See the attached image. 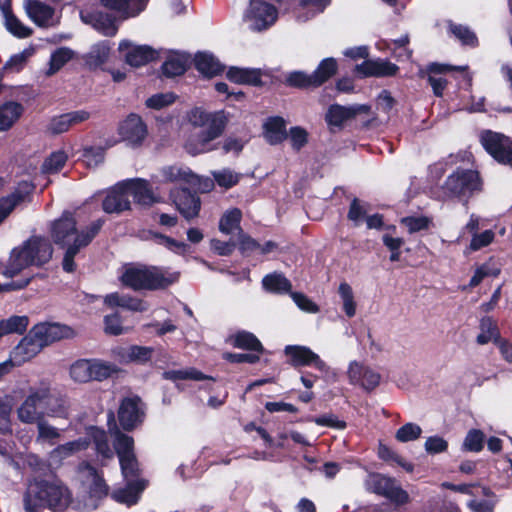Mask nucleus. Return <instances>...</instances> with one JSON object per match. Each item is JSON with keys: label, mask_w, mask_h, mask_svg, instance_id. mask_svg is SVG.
Masks as SVG:
<instances>
[{"label": "nucleus", "mask_w": 512, "mask_h": 512, "mask_svg": "<svg viewBox=\"0 0 512 512\" xmlns=\"http://www.w3.org/2000/svg\"><path fill=\"white\" fill-rule=\"evenodd\" d=\"M103 220L93 221L88 226L78 229L77 223L70 212H64L50 226V234L54 243L65 250L62 267L71 273L76 269L74 258L82 249L87 247L96 237L103 226Z\"/></svg>", "instance_id": "obj_1"}, {"label": "nucleus", "mask_w": 512, "mask_h": 512, "mask_svg": "<svg viewBox=\"0 0 512 512\" xmlns=\"http://www.w3.org/2000/svg\"><path fill=\"white\" fill-rule=\"evenodd\" d=\"M187 120L195 131L187 138L184 148L195 156L217 149L212 142L222 135L229 117L223 110L207 112L196 107L188 112Z\"/></svg>", "instance_id": "obj_2"}, {"label": "nucleus", "mask_w": 512, "mask_h": 512, "mask_svg": "<svg viewBox=\"0 0 512 512\" xmlns=\"http://www.w3.org/2000/svg\"><path fill=\"white\" fill-rule=\"evenodd\" d=\"M17 417L24 424H37L45 416L66 418L68 415L65 401L51 393L50 385L41 382L31 387L28 395L17 408Z\"/></svg>", "instance_id": "obj_3"}, {"label": "nucleus", "mask_w": 512, "mask_h": 512, "mask_svg": "<svg viewBox=\"0 0 512 512\" xmlns=\"http://www.w3.org/2000/svg\"><path fill=\"white\" fill-rule=\"evenodd\" d=\"M71 493L58 478L35 479L30 482L23 497L26 512H38L41 507L62 510L68 506Z\"/></svg>", "instance_id": "obj_4"}, {"label": "nucleus", "mask_w": 512, "mask_h": 512, "mask_svg": "<svg viewBox=\"0 0 512 512\" xmlns=\"http://www.w3.org/2000/svg\"><path fill=\"white\" fill-rule=\"evenodd\" d=\"M53 255L50 241L43 236H31L21 245L12 249L2 275L13 278L30 266L40 267L48 263Z\"/></svg>", "instance_id": "obj_5"}, {"label": "nucleus", "mask_w": 512, "mask_h": 512, "mask_svg": "<svg viewBox=\"0 0 512 512\" xmlns=\"http://www.w3.org/2000/svg\"><path fill=\"white\" fill-rule=\"evenodd\" d=\"M179 279V273L163 267L146 265H129L121 275L123 285L133 290L164 289Z\"/></svg>", "instance_id": "obj_6"}, {"label": "nucleus", "mask_w": 512, "mask_h": 512, "mask_svg": "<svg viewBox=\"0 0 512 512\" xmlns=\"http://www.w3.org/2000/svg\"><path fill=\"white\" fill-rule=\"evenodd\" d=\"M87 438H79L61 445H58L49 452L48 460L51 465L60 466L66 460L76 455L78 452L88 448L90 440L95 444L98 454L104 458H111L113 451L110 448L107 434L104 430L91 427L88 430Z\"/></svg>", "instance_id": "obj_7"}, {"label": "nucleus", "mask_w": 512, "mask_h": 512, "mask_svg": "<svg viewBox=\"0 0 512 512\" xmlns=\"http://www.w3.org/2000/svg\"><path fill=\"white\" fill-rule=\"evenodd\" d=\"M366 489L390 500L395 506L409 502L408 493L401 488L396 479L380 473H371L365 481Z\"/></svg>", "instance_id": "obj_8"}, {"label": "nucleus", "mask_w": 512, "mask_h": 512, "mask_svg": "<svg viewBox=\"0 0 512 512\" xmlns=\"http://www.w3.org/2000/svg\"><path fill=\"white\" fill-rule=\"evenodd\" d=\"M111 433L123 476L126 479L135 477L139 471V464L134 453L133 438L122 433L118 428H115Z\"/></svg>", "instance_id": "obj_9"}, {"label": "nucleus", "mask_w": 512, "mask_h": 512, "mask_svg": "<svg viewBox=\"0 0 512 512\" xmlns=\"http://www.w3.org/2000/svg\"><path fill=\"white\" fill-rule=\"evenodd\" d=\"M278 17V11L274 5L264 0H250L243 19L249 29L263 31L272 26Z\"/></svg>", "instance_id": "obj_10"}, {"label": "nucleus", "mask_w": 512, "mask_h": 512, "mask_svg": "<svg viewBox=\"0 0 512 512\" xmlns=\"http://www.w3.org/2000/svg\"><path fill=\"white\" fill-rule=\"evenodd\" d=\"M480 141L484 149L498 163L512 167V139L490 130L482 132Z\"/></svg>", "instance_id": "obj_11"}, {"label": "nucleus", "mask_w": 512, "mask_h": 512, "mask_svg": "<svg viewBox=\"0 0 512 512\" xmlns=\"http://www.w3.org/2000/svg\"><path fill=\"white\" fill-rule=\"evenodd\" d=\"M445 191L450 196H467L481 188L479 175L473 170H457L445 182Z\"/></svg>", "instance_id": "obj_12"}, {"label": "nucleus", "mask_w": 512, "mask_h": 512, "mask_svg": "<svg viewBox=\"0 0 512 512\" xmlns=\"http://www.w3.org/2000/svg\"><path fill=\"white\" fill-rule=\"evenodd\" d=\"M118 134L127 145L140 146L148 134V129L142 118L134 113L129 114L118 126Z\"/></svg>", "instance_id": "obj_13"}, {"label": "nucleus", "mask_w": 512, "mask_h": 512, "mask_svg": "<svg viewBox=\"0 0 512 512\" xmlns=\"http://www.w3.org/2000/svg\"><path fill=\"white\" fill-rule=\"evenodd\" d=\"M119 51L125 62L132 67H140L158 58V52L148 45H136L128 40L119 44Z\"/></svg>", "instance_id": "obj_14"}, {"label": "nucleus", "mask_w": 512, "mask_h": 512, "mask_svg": "<svg viewBox=\"0 0 512 512\" xmlns=\"http://www.w3.org/2000/svg\"><path fill=\"white\" fill-rule=\"evenodd\" d=\"M24 9L30 20L39 27H54L59 23L55 9L40 0H25Z\"/></svg>", "instance_id": "obj_15"}, {"label": "nucleus", "mask_w": 512, "mask_h": 512, "mask_svg": "<svg viewBox=\"0 0 512 512\" xmlns=\"http://www.w3.org/2000/svg\"><path fill=\"white\" fill-rule=\"evenodd\" d=\"M30 331L42 348L55 341L74 336V331L70 327L58 323H38Z\"/></svg>", "instance_id": "obj_16"}, {"label": "nucleus", "mask_w": 512, "mask_h": 512, "mask_svg": "<svg viewBox=\"0 0 512 512\" xmlns=\"http://www.w3.org/2000/svg\"><path fill=\"white\" fill-rule=\"evenodd\" d=\"M170 196L180 214L187 220L198 216L201 201L196 194H192L185 188L172 190Z\"/></svg>", "instance_id": "obj_17"}, {"label": "nucleus", "mask_w": 512, "mask_h": 512, "mask_svg": "<svg viewBox=\"0 0 512 512\" xmlns=\"http://www.w3.org/2000/svg\"><path fill=\"white\" fill-rule=\"evenodd\" d=\"M80 18L85 24L91 25L104 36H114L118 31L115 17L105 12H91L86 9L80 11Z\"/></svg>", "instance_id": "obj_18"}, {"label": "nucleus", "mask_w": 512, "mask_h": 512, "mask_svg": "<svg viewBox=\"0 0 512 512\" xmlns=\"http://www.w3.org/2000/svg\"><path fill=\"white\" fill-rule=\"evenodd\" d=\"M118 418L125 430H132L143 421L144 412L139 398H125L119 407Z\"/></svg>", "instance_id": "obj_19"}, {"label": "nucleus", "mask_w": 512, "mask_h": 512, "mask_svg": "<svg viewBox=\"0 0 512 512\" xmlns=\"http://www.w3.org/2000/svg\"><path fill=\"white\" fill-rule=\"evenodd\" d=\"M155 183H185L188 185H197L199 176L194 174L189 168L182 166H165L159 173L153 177Z\"/></svg>", "instance_id": "obj_20"}, {"label": "nucleus", "mask_w": 512, "mask_h": 512, "mask_svg": "<svg viewBox=\"0 0 512 512\" xmlns=\"http://www.w3.org/2000/svg\"><path fill=\"white\" fill-rule=\"evenodd\" d=\"M348 377L351 384H358L365 390H373L381 380L379 373L357 361H352L348 367Z\"/></svg>", "instance_id": "obj_21"}, {"label": "nucleus", "mask_w": 512, "mask_h": 512, "mask_svg": "<svg viewBox=\"0 0 512 512\" xmlns=\"http://www.w3.org/2000/svg\"><path fill=\"white\" fill-rule=\"evenodd\" d=\"M285 354L290 357L294 366H306L313 364L320 371H326L327 365L311 349L305 346L288 345L285 347Z\"/></svg>", "instance_id": "obj_22"}, {"label": "nucleus", "mask_w": 512, "mask_h": 512, "mask_svg": "<svg viewBox=\"0 0 512 512\" xmlns=\"http://www.w3.org/2000/svg\"><path fill=\"white\" fill-rule=\"evenodd\" d=\"M42 349L41 344L36 341L32 332L29 331V333L12 350L9 360L12 362L14 367L20 366L34 358Z\"/></svg>", "instance_id": "obj_23"}, {"label": "nucleus", "mask_w": 512, "mask_h": 512, "mask_svg": "<svg viewBox=\"0 0 512 512\" xmlns=\"http://www.w3.org/2000/svg\"><path fill=\"white\" fill-rule=\"evenodd\" d=\"M79 476L83 485L88 489L91 497L102 498L106 496L108 488L103 478L98 474L97 470L84 463L79 466Z\"/></svg>", "instance_id": "obj_24"}, {"label": "nucleus", "mask_w": 512, "mask_h": 512, "mask_svg": "<svg viewBox=\"0 0 512 512\" xmlns=\"http://www.w3.org/2000/svg\"><path fill=\"white\" fill-rule=\"evenodd\" d=\"M90 114L85 110H77L54 116L47 125V132L52 135L67 132L72 126L88 120Z\"/></svg>", "instance_id": "obj_25"}, {"label": "nucleus", "mask_w": 512, "mask_h": 512, "mask_svg": "<svg viewBox=\"0 0 512 512\" xmlns=\"http://www.w3.org/2000/svg\"><path fill=\"white\" fill-rule=\"evenodd\" d=\"M357 74L363 77H388L398 71V66L386 59L365 60L355 67Z\"/></svg>", "instance_id": "obj_26"}, {"label": "nucleus", "mask_w": 512, "mask_h": 512, "mask_svg": "<svg viewBox=\"0 0 512 512\" xmlns=\"http://www.w3.org/2000/svg\"><path fill=\"white\" fill-rule=\"evenodd\" d=\"M123 184L128 197H132L135 203L149 206L156 202V198L147 180L134 178L123 181Z\"/></svg>", "instance_id": "obj_27"}, {"label": "nucleus", "mask_w": 512, "mask_h": 512, "mask_svg": "<svg viewBox=\"0 0 512 512\" xmlns=\"http://www.w3.org/2000/svg\"><path fill=\"white\" fill-rule=\"evenodd\" d=\"M149 0H100L101 4L117 12L123 19L138 16L145 10Z\"/></svg>", "instance_id": "obj_28"}, {"label": "nucleus", "mask_w": 512, "mask_h": 512, "mask_svg": "<svg viewBox=\"0 0 512 512\" xmlns=\"http://www.w3.org/2000/svg\"><path fill=\"white\" fill-rule=\"evenodd\" d=\"M130 199L123 181L118 183L104 198L102 207L106 213H121L130 209Z\"/></svg>", "instance_id": "obj_29"}, {"label": "nucleus", "mask_w": 512, "mask_h": 512, "mask_svg": "<svg viewBox=\"0 0 512 512\" xmlns=\"http://www.w3.org/2000/svg\"><path fill=\"white\" fill-rule=\"evenodd\" d=\"M33 185L29 181H22L10 196L0 199V223L11 213L14 207L25 200L32 192Z\"/></svg>", "instance_id": "obj_30"}, {"label": "nucleus", "mask_w": 512, "mask_h": 512, "mask_svg": "<svg viewBox=\"0 0 512 512\" xmlns=\"http://www.w3.org/2000/svg\"><path fill=\"white\" fill-rule=\"evenodd\" d=\"M264 136L272 145L286 138V123L282 117H271L264 124Z\"/></svg>", "instance_id": "obj_31"}, {"label": "nucleus", "mask_w": 512, "mask_h": 512, "mask_svg": "<svg viewBox=\"0 0 512 512\" xmlns=\"http://www.w3.org/2000/svg\"><path fill=\"white\" fill-rule=\"evenodd\" d=\"M195 66L200 73L208 77L216 76L224 70L219 60L212 54L206 52L196 55Z\"/></svg>", "instance_id": "obj_32"}, {"label": "nucleus", "mask_w": 512, "mask_h": 512, "mask_svg": "<svg viewBox=\"0 0 512 512\" xmlns=\"http://www.w3.org/2000/svg\"><path fill=\"white\" fill-rule=\"evenodd\" d=\"M23 107L17 102H6L0 106V132L10 129L19 119Z\"/></svg>", "instance_id": "obj_33"}, {"label": "nucleus", "mask_w": 512, "mask_h": 512, "mask_svg": "<svg viewBox=\"0 0 512 512\" xmlns=\"http://www.w3.org/2000/svg\"><path fill=\"white\" fill-rule=\"evenodd\" d=\"M146 483L143 480L128 483L125 489L117 490L113 493V498L120 503L128 506L134 505L139 499L140 493L145 489Z\"/></svg>", "instance_id": "obj_34"}, {"label": "nucleus", "mask_w": 512, "mask_h": 512, "mask_svg": "<svg viewBox=\"0 0 512 512\" xmlns=\"http://www.w3.org/2000/svg\"><path fill=\"white\" fill-rule=\"evenodd\" d=\"M91 381H104L119 372L116 364L101 359H89Z\"/></svg>", "instance_id": "obj_35"}, {"label": "nucleus", "mask_w": 512, "mask_h": 512, "mask_svg": "<svg viewBox=\"0 0 512 512\" xmlns=\"http://www.w3.org/2000/svg\"><path fill=\"white\" fill-rule=\"evenodd\" d=\"M262 285L265 290L277 293L285 294L291 293L292 284L282 273H271L266 275L262 280Z\"/></svg>", "instance_id": "obj_36"}, {"label": "nucleus", "mask_w": 512, "mask_h": 512, "mask_svg": "<svg viewBox=\"0 0 512 512\" xmlns=\"http://www.w3.org/2000/svg\"><path fill=\"white\" fill-rule=\"evenodd\" d=\"M331 0H300L297 18L299 21H307L316 14L321 13L330 4Z\"/></svg>", "instance_id": "obj_37"}, {"label": "nucleus", "mask_w": 512, "mask_h": 512, "mask_svg": "<svg viewBox=\"0 0 512 512\" xmlns=\"http://www.w3.org/2000/svg\"><path fill=\"white\" fill-rule=\"evenodd\" d=\"M441 487L451 489L453 491L470 495L471 497H493L494 492L487 486H481L479 484H459L455 485L449 482H443Z\"/></svg>", "instance_id": "obj_38"}, {"label": "nucleus", "mask_w": 512, "mask_h": 512, "mask_svg": "<svg viewBox=\"0 0 512 512\" xmlns=\"http://www.w3.org/2000/svg\"><path fill=\"white\" fill-rule=\"evenodd\" d=\"M61 437V430L49 424L44 419L37 423L36 442L40 444H48L53 446Z\"/></svg>", "instance_id": "obj_39"}, {"label": "nucleus", "mask_w": 512, "mask_h": 512, "mask_svg": "<svg viewBox=\"0 0 512 512\" xmlns=\"http://www.w3.org/2000/svg\"><path fill=\"white\" fill-rule=\"evenodd\" d=\"M29 325L27 316H11L0 321V337L8 334H23Z\"/></svg>", "instance_id": "obj_40"}, {"label": "nucleus", "mask_w": 512, "mask_h": 512, "mask_svg": "<svg viewBox=\"0 0 512 512\" xmlns=\"http://www.w3.org/2000/svg\"><path fill=\"white\" fill-rule=\"evenodd\" d=\"M480 333L476 341L479 345H485L490 341L497 343L500 340L499 331L496 323L490 317H484L480 321Z\"/></svg>", "instance_id": "obj_41"}, {"label": "nucleus", "mask_w": 512, "mask_h": 512, "mask_svg": "<svg viewBox=\"0 0 512 512\" xmlns=\"http://www.w3.org/2000/svg\"><path fill=\"white\" fill-rule=\"evenodd\" d=\"M109 54V42L101 41L91 47L86 55V62L90 67H99L108 60Z\"/></svg>", "instance_id": "obj_42"}, {"label": "nucleus", "mask_w": 512, "mask_h": 512, "mask_svg": "<svg viewBox=\"0 0 512 512\" xmlns=\"http://www.w3.org/2000/svg\"><path fill=\"white\" fill-rule=\"evenodd\" d=\"M356 115V109H349L340 105H332L326 114V121L329 126L341 127L348 119Z\"/></svg>", "instance_id": "obj_43"}, {"label": "nucleus", "mask_w": 512, "mask_h": 512, "mask_svg": "<svg viewBox=\"0 0 512 512\" xmlns=\"http://www.w3.org/2000/svg\"><path fill=\"white\" fill-rule=\"evenodd\" d=\"M229 80L239 84H253L256 85L260 82V74L255 69H244L232 67L227 72Z\"/></svg>", "instance_id": "obj_44"}, {"label": "nucleus", "mask_w": 512, "mask_h": 512, "mask_svg": "<svg viewBox=\"0 0 512 512\" xmlns=\"http://www.w3.org/2000/svg\"><path fill=\"white\" fill-rule=\"evenodd\" d=\"M187 57L181 54L170 55L162 65L163 74L175 77L183 74L187 68Z\"/></svg>", "instance_id": "obj_45"}, {"label": "nucleus", "mask_w": 512, "mask_h": 512, "mask_svg": "<svg viewBox=\"0 0 512 512\" xmlns=\"http://www.w3.org/2000/svg\"><path fill=\"white\" fill-rule=\"evenodd\" d=\"M337 71V62L334 58H326L321 61L317 69L312 73L314 86H320L331 78Z\"/></svg>", "instance_id": "obj_46"}, {"label": "nucleus", "mask_w": 512, "mask_h": 512, "mask_svg": "<svg viewBox=\"0 0 512 512\" xmlns=\"http://www.w3.org/2000/svg\"><path fill=\"white\" fill-rule=\"evenodd\" d=\"M70 378L76 383L91 382V370L89 359H79L71 364L69 369Z\"/></svg>", "instance_id": "obj_47"}, {"label": "nucleus", "mask_w": 512, "mask_h": 512, "mask_svg": "<svg viewBox=\"0 0 512 512\" xmlns=\"http://www.w3.org/2000/svg\"><path fill=\"white\" fill-rule=\"evenodd\" d=\"M242 212L238 208H232L226 211L220 219L219 230L222 233L230 234L236 229H240Z\"/></svg>", "instance_id": "obj_48"}, {"label": "nucleus", "mask_w": 512, "mask_h": 512, "mask_svg": "<svg viewBox=\"0 0 512 512\" xmlns=\"http://www.w3.org/2000/svg\"><path fill=\"white\" fill-rule=\"evenodd\" d=\"M232 343L235 347L253 351H262V345L256 336L250 332L241 331L232 337Z\"/></svg>", "instance_id": "obj_49"}, {"label": "nucleus", "mask_w": 512, "mask_h": 512, "mask_svg": "<svg viewBox=\"0 0 512 512\" xmlns=\"http://www.w3.org/2000/svg\"><path fill=\"white\" fill-rule=\"evenodd\" d=\"M338 293L342 300L343 311L349 318L354 317L356 314V302L352 287L347 282H342L339 285Z\"/></svg>", "instance_id": "obj_50"}, {"label": "nucleus", "mask_w": 512, "mask_h": 512, "mask_svg": "<svg viewBox=\"0 0 512 512\" xmlns=\"http://www.w3.org/2000/svg\"><path fill=\"white\" fill-rule=\"evenodd\" d=\"M74 55V52L67 48L61 47L54 51L50 57V66L47 71L48 75H53L59 71Z\"/></svg>", "instance_id": "obj_51"}, {"label": "nucleus", "mask_w": 512, "mask_h": 512, "mask_svg": "<svg viewBox=\"0 0 512 512\" xmlns=\"http://www.w3.org/2000/svg\"><path fill=\"white\" fill-rule=\"evenodd\" d=\"M378 456L380 459L390 462L392 464H396L402 467L407 472L413 471V465L399 456L395 451H393L390 447L380 444L378 447Z\"/></svg>", "instance_id": "obj_52"}, {"label": "nucleus", "mask_w": 512, "mask_h": 512, "mask_svg": "<svg viewBox=\"0 0 512 512\" xmlns=\"http://www.w3.org/2000/svg\"><path fill=\"white\" fill-rule=\"evenodd\" d=\"M4 26L9 33L17 38H27L32 35V29L24 25L14 14L4 19Z\"/></svg>", "instance_id": "obj_53"}, {"label": "nucleus", "mask_w": 512, "mask_h": 512, "mask_svg": "<svg viewBox=\"0 0 512 512\" xmlns=\"http://www.w3.org/2000/svg\"><path fill=\"white\" fill-rule=\"evenodd\" d=\"M67 159L68 156L64 151H55L45 159L42 165V171L45 173H56L63 168Z\"/></svg>", "instance_id": "obj_54"}, {"label": "nucleus", "mask_w": 512, "mask_h": 512, "mask_svg": "<svg viewBox=\"0 0 512 512\" xmlns=\"http://www.w3.org/2000/svg\"><path fill=\"white\" fill-rule=\"evenodd\" d=\"M163 377L168 380H180V379H191L196 381H201L207 379L208 377L204 375L202 372L194 369H183V370H169L163 373Z\"/></svg>", "instance_id": "obj_55"}, {"label": "nucleus", "mask_w": 512, "mask_h": 512, "mask_svg": "<svg viewBox=\"0 0 512 512\" xmlns=\"http://www.w3.org/2000/svg\"><path fill=\"white\" fill-rule=\"evenodd\" d=\"M401 224L404 225L410 234L427 230L431 225V219L426 216H408L401 219Z\"/></svg>", "instance_id": "obj_56"}, {"label": "nucleus", "mask_w": 512, "mask_h": 512, "mask_svg": "<svg viewBox=\"0 0 512 512\" xmlns=\"http://www.w3.org/2000/svg\"><path fill=\"white\" fill-rule=\"evenodd\" d=\"M213 177L215 182L223 188L229 189L239 182L240 175L231 169L225 168L219 171H214Z\"/></svg>", "instance_id": "obj_57"}, {"label": "nucleus", "mask_w": 512, "mask_h": 512, "mask_svg": "<svg viewBox=\"0 0 512 512\" xmlns=\"http://www.w3.org/2000/svg\"><path fill=\"white\" fill-rule=\"evenodd\" d=\"M368 213V205L359 201L358 199H353L350 204L348 219L354 223L355 226H359L364 219H366Z\"/></svg>", "instance_id": "obj_58"}, {"label": "nucleus", "mask_w": 512, "mask_h": 512, "mask_svg": "<svg viewBox=\"0 0 512 512\" xmlns=\"http://www.w3.org/2000/svg\"><path fill=\"white\" fill-rule=\"evenodd\" d=\"M422 429L415 423H407L396 432V439L400 442H409L420 437Z\"/></svg>", "instance_id": "obj_59"}, {"label": "nucleus", "mask_w": 512, "mask_h": 512, "mask_svg": "<svg viewBox=\"0 0 512 512\" xmlns=\"http://www.w3.org/2000/svg\"><path fill=\"white\" fill-rule=\"evenodd\" d=\"M35 53V48L30 46L23 51L13 55L7 61L5 67L13 71H19L26 64L27 60Z\"/></svg>", "instance_id": "obj_60"}, {"label": "nucleus", "mask_w": 512, "mask_h": 512, "mask_svg": "<svg viewBox=\"0 0 512 512\" xmlns=\"http://www.w3.org/2000/svg\"><path fill=\"white\" fill-rule=\"evenodd\" d=\"M449 29L451 33L458 38L463 44L474 46L477 42L475 34L467 27L450 23Z\"/></svg>", "instance_id": "obj_61"}, {"label": "nucleus", "mask_w": 512, "mask_h": 512, "mask_svg": "<svg viewBox=\"0 0 512 512\" xmlns=\"http://www.w3.org/2000/svg\"><path fill=\"white\" fill-rule=\"evenodd\" d=\"M290 86L298 88H310L315 87L312 79V74H307L301 71H295L290 73L286 79Z\"/></svg>", "instance_id": "obj_62"}, {"label": "nucleus", "mask_w": 512, "mask_h": 512, "mask_svg": "<svg viewBox=\"0 0 512 512\" xmlns=\"http://www.w3.org/2000/svg\"><path fill=\"white\" fill-rule=\"evenodd\" d=\"M495 234L492 230H485L481 233H474L470 241L469 249L472 251L480 250L494 240Z\"/></svg>", "instance_id": "obj_63"}, {"label": "nucleus", "mask_w": 512, "mask_h": 512, "mask_svg": "<svg viewBox=\"0 0 512 512\" xmlns=\"http://www.w3.org/2000/svg\"><path fill=\"white\" fill-rule=\"evenodd\" d=\"M484 435L480 430H470L465 437L463 446L468 451L479 452L483 448Z\"/></svg>", "instance_id": "obj_64"}]
</instances>
